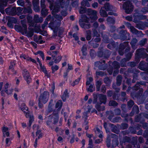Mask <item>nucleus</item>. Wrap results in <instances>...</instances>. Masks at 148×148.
Wrapping results in <instances>:
<instances>
[{
	"label": "nucleus",
	"mask_w": 148,
	"mask_h": 148,
	"mask_svg": "<svg viewBox=\"0 0 148 148\" xmlns=\"http://www.w3.org/2000/svg\"><path fill=\"white\" fill-rule=\"evenodd\" d=\"M145 62L144 61L141 62L139 64V67L141 70L147 71L148 73V68L145 67Z\"/></svg>",
	"instance_id": "obj_20"
},
{
	"label": "nucleus",
	"mask_w": 148,
	"mask_h": 148,
	"mask_svg": "<svg viewBox=\"0 0 148 148\" xmlns=\"http://www.w3.org/2000/svg\"><path fill=\"white\" fill-rule=\"evenodd\" d=\"M49 97V93L47 91H45L41 94L39 98L40 102L45 103L48 101Z\"/></svg>",
	"instance_id": "obj_5"
},
{
	"label": "nucleus",
	"mask_w": 148,
	"mask_h": 148,
	"mask_svg": "<svg viewBox=\"0 0 148 148\" xmlns=\"http://www.w3.org/2000/svg\"><path fill=\"white\" fill-rule=\"evenodd\" d=\"M7 3L4 2L3 0H0V11H3L4 7L7 5Z\"/></svg>",
	"instance_id": "obj_22"
},
{
	"label": "nucleus",
	"mask_w": 148,
	"mask_h": 148,
	"mask_svg": "<svg viewBox=\"0 0 148 148\" xmlns=\"http://www.w3.org/2000/svg\"><path fill=\"white\" fill-rule=\"evenodd\" d=\"M118 103L116 101L114 100L110 101L109 103V106H116L118 105Z\"/></svg>",
	"instance_id": "obj_36"
},
{
	"label": "nucleus",
	"mask_w": 148,
	"mask_h": 148,
	"mask_svg": "<svg viewBox=\"0 0 148 148\" xmlns=\"http://www.w3.org/2000/svg\"><path fill=\"white\" fill-rule=\"evenodd\" d=\"M68 97V93L67 92V90H65L64 91L63 95L62 97V99L63 101H66V98L67 97Z\"/></svg>",
	"instance_id": "obj_33"
},
{
	"label": "nucleus",
	"mask_w": 148,
	"mask_h": 148,
	"mask_svg": "<svg viewBox=\"0 0 148 148\" xmlns=\"http://www.w3.org/2000/svg\"><path fill=\"white\" fill-rule=\"evenodd\" d=\"M147 38H144L140 41L139 44L140 45L143 46L147 42Z\"/></svg>",
	"instance_id": "obj_49"
},
{
	"label": "nucleus",
	"mask_w": 148,
	"mask_h": 148,
	"mask_svg": "<svg viewBox=\"0 0 148 148\" xmlns=\"http://www.w3.org/2000/svg\"><path fill=\"white\" fill-rule=\"evenodd\" d=\"M103 53H104L103 56L105 58H107L109 56L110 54L108 51H106Z\"/></svg>",
	"instance_id": "obj_63"
},
{
	"label": "nucleus",
	"mask_w": 148,
	"mask_h": 148,
	"mask_svg": "<svg viewBox=\"0 0 148 148\" xmlns=\"http://www.w3.org/2000/svg\"><path fill=\"white\" fill-rule=\"evenodd\" d=\"M55 4L54 9L52 12L53 14L54 12H58L59 11L60 7H61V5H58V4L55 3Z\"/></svg>",
	"instance_id": "obj_24"
},
{
	"label": "nucleus",
	"mask_w": 148,
	"mask_h": 148,
	"mask_svg": "<svg viewBox=\"0 0 148 148\" xmlns=\"http://www.w3.org/2000/svg\"><path fill=\"white\" fill-rule=\"evenodd\" d=\"M55 3L58 4V5H61V7L63 8L64 7L65 1L64 0H56Z\"/></svg>",
	"instance_id": "obj_23"
},
{
	"label": "nucleus",
	"mask_w": 148,
	"mask_h": 148,
	"mask_svg": "<svg viewBox=\"0 0 148 148\" xmlns=\"http://www.w3.org/2000/svg\"><path fill=\"white\" fill-rule=\"evenodd\" d=\"M94 85L91 84L89 86V88L87 89V91L89 92H92L94 90Z\"/></svg>",
	"instance_id": "obj_55"
},
{
	"label": "nucleus",
	"mask_w": 148,
	"mask_h": 148,
	"mask_svg": "<svg viewBox=\"0 0 148 148\" xmlns=\"http://www.w3.org/2000/svg\"><path fill=\"white\" fill-rule=\"evenodd\" d=\"M64 29L62 27H60L58 29V36H60V35L62 34L64 32Z\"/></svg>",
	"instance_id": "obj_58"
},
{
	"label": "nucleus",
	"mask_w": 148,
	"mask_h": 148,
	"mask_svg": "<svg viewBox=\"0 0 148 148\" xmlns=\"http://www.w3.org/2000/svg\"><path fill=\"white\" fill-rule=\"evenodd\" d=\"M127 124L125 123H122L120 127V129L122 130H124L127 129L128 127Z\"/></svg>",
	"instance_id": "obj_53"
},
{
	"label": "nucleus",
	"mask_w": 148,
	"mask_h": 148,
	"mask_svg": "<svg viewBox=\"0 0 148 148\" xmlns=\"http://www.w3.org/2000/svg\"><path fill=\"white\" fill-rule=\"evenodd\" d=\"M129 60H126V59L124 58L121 61V66L122 67H125L126 66L125 62Z\"/></svg>",
	"instance_id": "obj_52"
},
{
	"label": "nucleus",
	"mask_w": 148,
	"mask_h": 148,
	"mask_svg": "<svg viewBox=\"0 0 148 148\" xmlns=\"http://www.w3.org/2000/svg\"><path fill=\"white\" fill-rule=\"evenodd\" d=\"M87 50V47L86 45H84L82 48V51L83 55L85 56L86 54V51Z\"/></svg>",
	"instance_id": "obj_46"
},
{
	"label": "nucleus",
	"mask_w": 148,
	"mask_h": 148,
	"mask_svg": "<svg viewBox=\"0 0 148 148\" xmlns=\"http://www.w3.org/2000/svg\"><path fill=\"white\" fill-rule=\"evenodd\" d=\"M33 20L34 22L36 24L37 23H41L43 21V18L41 17H39L37 14L34 16Z\"/></svg>",
	"instance_id": "obj_15"
},
{
	"label": "nucleus",
	"mask_w": 148,
	"mask_h": 148,
	"mask_svg": "<svg viewBox=\"0 0 148 148\" xmlns=\"http://www.w3.org/2000/svg\"><path fill=\"white\" fill-rule=\"evenodd\" d=\"M87 112H84L83 114V118L84 119H85V122L84 123V124L85 125H86L88 124V122L86 121V120L87 119Z\"/></svg>",
	"instance_id": "obj_41"
},
{
	"label": "nucleus",
	"mask_w": 148,
	"mask_h": 148,
	"mask_svg": "<svg viewBox=\"0 0 148 148\" xmlns=\"http://www.w3.org/2000/svg\"><path fill=\"white\" fill-rule=\"evenodd\" d=\"M146 52H148L147 49H145L143 48L139 49L136 50V54L139 57L146 58L148 56V55L146 53Z\"/></svg>",
	"instance_id": "obj_3"
},
{
	"label": "nucleus",
	"mask_w": 148,
	"mask_h": 148,
	"mask_svg": "<svg viewBox=\"0 0 148 148\" xmlns=\"http://www.w3.org/2000/svg\"><path fill=\"white\" fill-rule=\"evenodd\" d=\"M130 29L131 32L133 34H136L138 37H140L143 35V33L141 31L138 30L133 26L130 27Z\"/></svg>",
	"instance_id": "obj_8"
},
{
	"label": "nucleus",
	"mask_w": 148,
	"mask_h": 148,
	"mask_svg": "<svg viewBox=\"0 0 148 148\" xmlns=\"http://www.w3.org/2000/svg\"><path fill=\"white\" fill-rule=\"evenodd\" d=\"M21 22L22 27L19 25H16L15 26L14 28L16 31L20 32L23 34L26 32L27 26L26 20L25 19L22 20L21 21Z\"/></svg>",
	"instance_id": "obj_2"
},
{
	"label": "nucleus",
	"mask_w": 148,
	"mask_h": 148,
	"mask_svg": "<svg viewBox=\"0 0 148 148\" xmlns=\"http://www.w3.org/2000/svg\"><path fill=\"white\" fill-rule=\"evenodd\" d=\"M27 116H28L27 117H29V126L30 127L32 122L34 121V117L33 116H29V115H28V114Z\"/></svg>",
	"instance_id": "obj_48"
},
{
	"label": "nucleus",
	"mask_w": 148,
	"mask_h": 148,
	"mask_svg": "<svg viewBox=\"0 0 148 148\" xmlns=\"http://www.w3.org/2000/svg\"><path fill=\"white\" fill-rule=\"evenodd\" d=\"M32 5L29 4V5L26 7H25L23 10V12L24 14L32 13V10L31 9Z\"/></svg>",
	"instance_id": "obj_16"
},
{
	"label": "nucleus",
	"mask_w": 148,
	"mask_h": 148,
	"mask_svg": "<svg viewBox=\"0 0 148 148\" xmlns=\"http://www.w3.org/2000/svg\"><path fill=\"white\" fill-rule=\"evenodd\" d=\"M38 0H33L32 4L34 7V10L36 12H39L40 7L38 5Z\"/></svg>",
	"instance_id": "obj_12"
},
{
	"label": "nucleus",
	"mask_w": 148,
	"mask_h": 148,
	"mask_svg": "<svg viewBox=\"0 0 148 148\" xmlns=\"http://www.w3.org/2000/svg\"><path fill=\"white\" fill-rule=\"evenodd\" d=\"M62 58V56H58L55 59H54V62L57 63L59 62L61 60Z\"/></svg>",
	"instance_id": "obj_60"
},
{
	"label": "nucleus",
	"mask_w": 148,
	"mask_h": 148,
	"mask_svg": "<svg viewBox=\"0 0 148 148\" xmlns=\"http://www.w3.org/2000/svg\"><path fill=\"white\" fill-rule=\"evenodd\" d=\"M93 79L91 77H90L87 79V82H86V85H88L90 84L91 82L93 81Z\"/></svg>",
	"instance_id": "obj_62"
},
{
	"label": "nucleus",
	"mask_w": 148,
	"mask_h": 148,
	"mask_svg": "<svg viewBox=\"0 0 148 148\" xmlns=\"http://www.w3.org/2000/svg\"><path fill=\"white\" fill-rule=\"evenodd\" d=\"M93 36H96L97 37H99L100 35L98 33L97 30L96 29H94L93 32Z\"/></svg>",
	"instance_id": "obj_61"
},
{
	"label": "nucleus",
	"mask_w": 148,
	"mask_h": 148,
	"mask_svg": "<svg viewBox=\"0 0 148 148\" xmlns=\"http://www.w3.org/2000/svg\"><path fill=\"white\" fill-rule=\"evenodd\" d=\"M62 106V102L61 100H59L56 103V106L55 108H58V109H60V110Z\"/></svg>",
	"instance_id": "obj_25"
},
{
	"label": "nucleus",
	"mask_w": 148,
	"mask_h": 148,
	"mask_svg": "<svg viewBox=\"0 0 148 148\" xmlns=\"http://www.w3.org/2000/svg\"><path fill=\"white\" fill-rule=\"evenodd\" d=\"M114 114L116 115H119L121 114V110L119 108H116L114 110Z\"/></svg>",
	"instance_id": "obj_56"
},
{
	"label": "nucleus",
	"mask_w": 148,
	"mask_h": 148,
	"mask_svg": "<svg viewBox=\"0 0 148 148\" xmlns=\"http://www.w3.org/2000/svg\"><path fill=\"white\" fill-rule=\"evenodd\" d=\"M60 110V109H55L53 111V114L54 116H58V113Z\"/></svg>",
	"instance_id": "obj_54"
},
{
	"label": "nucleus",
	"mask_w": 148,
	"mask_h": 148,
	"mask_svg": "<svg viewBox=\"0 0 148 148\" xmlns=\"http://www.w3.org/2000/svg\"><path fill=\"white\" fill-rule=\"evenodd\" d=\"M120 89H118V91L116 90L113 93V98L114 99H116L118 98V92L119 91Z\"/></svg>",
	"instance_id": "obj_50"
},
{
	"label": "nucleus",
	"mask_w": 148,
	"mask_h": 148,
	"mask_svg": "<svg viewBox=\"0 0 148 148\" xmlns=\"http://www.w3.org/2000/svg\"><path fill=\"white\" fill-rule=\"evenodd\" d=\"M103 8H102L100 11V15L102 17H106L108 16L106 12L103 10L102 9Z\"/></svg>",
	"instance_id": "obj_28"
},
{
	"label": "nucleus",
	"mask_w": 148,
	"mask_h": 148,
	"mask_svg": "<svg viewBox=\"0 0 148 148\" xmlns=\"http://www.w3.org/2000/svg\"><path fill=\"white\" fill-rule=\"evenodd\" d=\"M104 83L107 84H110L111 82V80L108 77H106L104 79Z\"/></svg>",
	"instance_id": "obj_51"
},
{
	"label": "nucleus",
	"mask_w": 148,
	"mask_h": 148,
	"mask_svg": "<svg viewBox=\"0 0 148 148\" xmlns=\"http://www.w3.org/2000/svg\"><path fill=\"white\" fill-rule=\"evenodd\" d=\"M81 19L79 20V23L80 21L82 23L84 22H88L89 19L87 17L85 14H82L81 15Z\"/></svg>",
	"instance_id": "obj_18"
},
{
	"label": "nucleus",
	"mask_w": 148,
	"mask_h": 148,
	"mask_svg": "<svg viewBox=\"0 0 148 148\" xmlns=\"http://www.w3.org/2000/svg\"><path fill=\"white\" fill-rule=\"evenodd\" d=\"M27 26H26V32L24 34H26V36L28 37H32L34 34L33 29L31 27V26H29L28 27V30L27 31Z\"/></svg>",
	"instance_id": "obj_13"
},
{
	"label": "nucleus",
	"mask_w": 148,
	"mask_h": 148,
	"mask_svg": "<svg viewBox=\"0 0 148 148\" xmlns=\"http://www.w3.org/2000/svg\"><path fill=\"white\" fill-rule=\"evenodd\" d=\"M107 114L109 115L108 119L110 120H111L112 117L114 116V114L111 111H107L106 112Z\"/></svg>",
	"instance_id": "obj_37"
},
{
	"label": "nucleus",
	"mask_w": 148,
	"mask_h": 148,
	"mask_svg": "<svg viewBox=\"0 0 148 148\" xmlns=\"http://www.w3.org/2000/svg\"><path fill=\"white\" fill-rule=\"evenodd\" d=\"M123 79L122 76L121 75H119L116 78V84L118 86H120L122 83Z\"/></svg>",
	"instance_id": "obj_21"
},
{
	"label": "nucleus",
	"mask_w": 148,
	"mask_h": 148,
	"mask_svg": "<svg viewBox=\"0 0 148 148\" xmlns=\"http://www.w3.org/2000/svg\"><path fill=\"white\" fill-rule=\"evenodd\" d=\"M6 13L8 15L11 16H14L16 15L17 12L15 7H9L5 9Z\"/></svg>",
	"instance_id": "obj_6"
},
{
	"label": "nucleus",
	"mask_w": 148,
	"mask_h": 148,
	"mask_svg": "<svg viewBox=\"0 0 148 148\" xmlns=\"http://www.w3.org/2000/svg\"><path fill=\"white\" fill-rule=\"evenodd\" d=\"M8 83H6L5 86L4 88L5 90V92H6V93L8 94H10L12 93V90H10L9 91L7 90L8 87Z\"/></svg>",
	"instance_id": "obj_44"
},
{
	"label": "nucleus",
	"mask_w": 148,
	"mask_h": 148,
	"mask_svg": "<svg viewBox=\"0 0 148 148\" xmlns=\"http://www.w3.org/2000/svg\"><path fill=\"white\" fill-rule=\"evenodd\" d=\"M112 65L114 69H118L120 67L119 63L117 61H114L112 64Z\"/></svg>",
	"instance_id": "obj_32"
},
{
	"label": "nucleus",
	"mask_w": 148,
	"mask_h": 148,
	"mask_svg": "<svg viewBox=\"0 0 148 148\" xmlns=\"http://www.w3.org/2000/svg\"><path fill=\"white\" fill-rule=\"evenodd\" d=\"M134 104V102L132 100H130V101L127 102V106L128 108H130V109L132 107Z\"/></svg>",
	"instance_id": "obj_40"
},
{
	"label": "nucleus",
	"mask_w": 148,
	"mask_h": 148,
	"mask_svg": "<svg viewBox=\"0 0 148 148\" xmlns=\"http://www.w3.org/2000/svg\"><path fill=\"white\" fill-rule=\"evenodd\" d=\"M41 13L42 15V16H44L45 17L46 16L48 13V10L45 9V8L42 9Z\"/></svg>",
	"instance_id": "obj_34"
},
{
	"label": "nucleus",
	"mask_w": 148,
	"mask_h": 148,
	"mask_svg": "<svg viewBox=\"0 0 148 148\" xmlns=\"http://www.w3.org/2000/svg\"><path fill=\"white\" fill-rule=\"evenodd\" d=\"M82 5L84 6L89 7L90 4L87 0H83L81 3Z\"/></svg>",
	"instance_id": "obj_31"
},
{
	"label": "nucleus",
	"mask_w": 148,
	"mask_h": 148,
	"mask_svg": "<svg viewBox=\"0 0 148 148\" xmlns=\"http://www.w3.org/2000/svg\"><path fill=\"white\" fill-rule=\"evenodd\" d=\"M55 17L57 19L56 20H56V22L57 23V20H58L59 21V22H58L59 23H58L59 25H60V21L62 19V18L61 16H60L59 15L56 14L55 16Z\"/></svg>",
	"instance_id": "obj_38"
},
{
	"label": "nucleus",
	"mask_w": 148,
	"mask_h": 148,
	"mask_svg": "<svg viewBox=\"0 0 148 148\" xmlns=\"http://www.w3.org/2000/svg\"><path fill=\"white\" fill-rule=\"evenodd\" d=\"M45 0H41L40 1V4L41 7L42 9L45 8L46 5L45 4Z\"/></svg>",
	"instance_id": "obj_59"
},
{
	"label": "nucleus",
	"mask_w": 148,
	"mask_h": 148,
	"mask_svg": "<svg viewBox=\"0 0 148 148\" xmlns=\"http://www.w3.org/2000/svg\"><path fill=\"white\" fill-rule=\"evenodd\" d=\"M53 104H52V102L51 103V101H50L49 104L48 106V112H52L53 110Z\"/></svg>",
	"instance_id": "obj_47"
},
{
	"label": "nucleus",
	"mask_w": 148,
	"mask_h": 148,
	"mask_svg": "<svg viewBox=\"0 0 148 148\" xmlns=\"http://www.w3.org/2000/svg\"><path fill=\"white\" fill-rule=\"evenodd\" d=\"M107 21L110 23L114 24L115 23L114 19L112 17H108L106 20Z\"/></svg>",
	"instance_id": "obj_39"
},
{
	"label": "nucleus",
	"mask_w": 148,
	"mask_h": 148,
	"mask_svg": "<svg viewBox=\"0 0 148 148\" xmlns=\"http://www.w3.org/2000/svg\"><path fill=\"white\" fill-rule=\"evenodd\" d=\"M21 110L24 112L26 114V117H27L28 116H27L28 114H29V111H28V108L26 106L25 104L23 103L21 104Z\"/></svg>",
	"instance_id": "obj_17"
},
{
	"label": "nucleus",
	"mask_w": 148,
	"mask_h": 148,
	"mask_svg": "<svg viewBox=\"0 0 148 148\" xmlns=\"http://www.w3.org/2000/svg\"><path fill=\"white\" fill-rule=\"evenodd\" d=\"M101 84V81H97L96 84L97 91H99L100 90V87Z\"/></svg>",
	"instance_id": "obj_45"
},
{
	"label": "nucleus",
	"mask_w": 148,
	"mask_h": 148,
	"mask_svg": "<svg viewBox=\"0 0 148 148\" xmlns=\"http://www.w3.org/2000/svg\"><path fill=\"white\" fill-rule=\"evenodd\" d=\"M98 97L100 104L102 103H103L104 104H106L107 100V97L106 95L102 94H99L98 95Z\"/></svg>",
	"instance_id": "obj_10"
},
{
	"label": "nucleus",
	"mask_w": 148,
	"mask_h": 148,
	"mask_svg": "<svg viewBox=\"0 0 148 148\" xmlns=\"http://www.w3.org/2000/svg\"><path fill=\"white\" fill-rule=\"evenodd\" d=\"M36 133V136H38V139H39L40 138L42 137V136L41 132L40 130H38Z\"/></svg>",
	"instance_id": "obj_64"
},
{
	"label": "nucleus",
	"mask_w": 148,
	"mask_h": 148,
	"mask_svg": "<svg viewBox=\"0 0 148 148\" xmlns=\"http://www.w3.org/2000/svg\"><path fill=\"white\" fill-rule=\"evenodd\" d=\"M86 8H83L82 6L80 7V8L79 10V12L80 14H84L86 12Z\"/></svg>",
	"instance_id": "obj_42"
},
{
	"label": "nucleus",
	"mask_w": 148,
	"mask_h": 148,
	"mask_svg": "<svg viewBox=\"0 0 148 148\" xmlns=\"http://www.w3.org/2000/svg\"><path fill=\"white\" fill-rule=\"evenodd\" d=\"M125 46L123 44L121 45L119 50V52L121 55H123V50L125 49Z\"/></svg>",
	"instance_id": "obj_30"
},
{
	"label": "nucleus",
	"mask_w": 148,
	"mask_h": 148,
	"mask_svg": "<svg viewBox=\"0 0 148 148\" xmlns=\"http://www.w3.org/2000/svg\"><path fill=\"white\" fill-rule=\"evenodd\" d=\"M111 130L112 132L117 134H118L119 132V130L117 129V127L113 124L112 125Z\"/></svg>",
	"instance_id": "obj_29"
},
{
	"label": "nucleus",
	"mask_w": 148,
	"mask_h": 148,
	"mask_svg": "<svg viewBox=\"0 0 148 148\" xmlns=\"http://www.w3.org/2000/svg\"><path fill=\"white\" fill-rule=\"evenodd\" d=\"M27 19L30 26L35 27L37 26V24L34 22V20H32V17L31 16L28 15L27 17Z\"/></svg>",
	"instance_id": "obj_9"
},
{
	"label": "nucleus",
	"mask_w": 148,
	"mask_h": 148,
	"mask_svg": "<svg viewBox=\"0 0 148 148\" xmlns=\"http://www.w3.org/2000/svg\"><path fill=\"white\" fill-rule=\"evenodd\" d=\"M56 20L55 21L53 22H51L49 24V27L52 29L53 30L54 35L57 36L58 31V28L57 27L55 26V25H59L56 22Z\"/></svg>",
	"instance_id": "obj_7"
},
{
	"label": "nucleus",
	"mask_w": 148,
	"mask_h": 148,
	"mask_svg": "<svg viewBox=\"0 0 148 148\" xmlns=\"http://www.w3.org/2000/svg\"><path fill=\"white\" fill-rule=\"evenodd\" d=\"M59 68L58 66L57 65H55V66H51V69L52 71V73H54V72L58 70Z\"/></svg>",
	"instance_id": "obj_57"
},
{
	"label": "nucleus",
	"mask_w": 148,
	"mask_h": 148,
	"mask_svg": "<svg viewBox=\"0 0 148 148\" xmlns=\"http://www.w3.org/2000/svg\"><path fill=\"white\" fill-rule=\"evenodd\" d=\"M133 112L136 114H138L139 112V108L138 106L135 105L133 107L132 110Z\"/></svg>",
	"instance_id": "obj_43"
},
{
	"label": "nucleus",
	"mask_w": 148,
	"mask_h": 148,
	"mask_svg": "<svg viewBox=\"0 0 148 148\" xmlns=\"http://www.w3.org/2000/svg\"><path fill=\"white\" fill-rule=\"evenodd\" d=\"M86 39L87 40H89L91 38V32L89 30L86 31Z\"/></svg>",
	"instance_id": "obj_27"
},
{
	"label": "nucleus",
	"mask_w": 148,
	"mask_h": 148,
	"mask_svg": "<svg viewBox=\"0 0 148 148\" xmlns=\"http://www.w3.org/2000/svg\"><path fill=\"white\" fill-rule=\"evenodd\" d=\"M108 137L112 138H114V139L112 140V145H118L119 144V142L118 140V136L114 134H111L110 136Z\"/></svg>",
	"instance_id": "obj_11"
},
{
	"label": "nucleus",
	"mask_w": 148,
	"mask_h": 148,
	"mask_svg": "<svg viewBox=\"0 0 148 148\" xmlns=\"http://www.w3.org/2000/svg\"><path fill=\"white\" fill-rule=\"evenodd\" d=\"M138 42V40L135 38H133L130 43L132 47H135Z\"/></svg>",
	"instance_id": "obj_35"
},
{
	"label": "nucleus",
	"mask_w": 148,
	"mask_h": 148,
	"mask_svg": "<svg viewBox=\"0 0 148 148\" xmlns=\"http://www.w3.org/2000/svg\"><path fill=\"white\" fill-rule=\"evenodd\" d=\"M123 7L125 10V12L127 14L131 13L134 10V6L130 1H129L124 3Z\"/></svg>",
	"instance_id": "obj_1"
},
{
	"label": "nucleus",
	"mask_w": 148,
	"mask_h": 148,
	"mask_svg": "<svg viewBox=\"0 0 148 148\" xmlns=\"http://www.w3.org/2000/svg\"><path fill=\"white\" fill-rule=\"evenodd\" d=\"M95 107L96 108L99 112L103 111L105 109V107L104 106H101L100 105L98 104H97Z\"/></svg>",
	"instance_id": "obj_26"
},
{
	"label": "nucleus",
	"mask_w": 148,
	"mask_h": 148,
	"mask_svg": "<svg viewBox=\"0 0 148 148\" xmlns=\"http://www.w3.org/2000/svg\"><path fill=\"white\" fill-rule=\"evenodd\" d=\"M79 24L81 27L85 29H89L91 27V25L88 22L82 23L80 21V23Z\"/></svg>",
	"instance_id": "obj_14"
},
{
	"label": "nucleus",
	"mask_w": 148,
	"mask_h": 148,
	"mask_svg": "<svg viewBox=\"0 0 148 148\" xmlns=\"http://www.w3.org/2000/svg\"><path fill=\"white\" fill-rule=\"evenodd\" d=\"M87 14L89 16L90 19L96 20L98 18L97 16V12L95 10H92L91 9L88 8L87 10Z\"/></svg>",
	"instance_id": "obj_4"
},
{
	"label": "nucleus",
	"mask_w": 148,
	"mask_h": 148,
	"mask_svg": "<svg viewBox=\"0 0 148 148\" xmlns=\"http://www.w3.org/2000/svg\"><path fill=\"white\" fill-rule=\"evenodd\" d=\"M103 8H104L106 11H111L113 9L112 5L108 3H106L105 4Z\"/></svg>",
	"instance_id": "obj_19"
}]
</instances>
